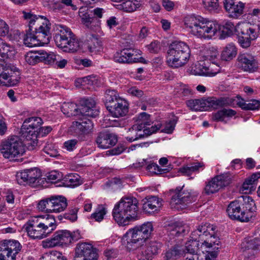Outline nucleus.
I'll return each mask as SVG.
<instances>
[{
    "mask_svg": "<svg viewBox=\"0 0 260 260\" xmlns=\"http://www.w3.org/2000/svg\"><path fill=\"white\" fill-rule=\"evenodd\" d=\"M146 170L151 175L161 174L166 172L167 169H161L156 163L150 161L146 167Z\"/></svg>",
    "mask_w": 260,
    "mask_h": 260,
    "instance_id": "nucleus-53",
    "label": "nucleus"
},
{
    "mask_svg": "<svg viewBox=\"0 0 260 260\" xmlns=\"http://www.w3.org/2000/svg\"><path fill=\"white\" fill-rule=\"evenodd\" d=\"M138 200L133 197H123L115 204L112 214L116 222L121 226L138 219Z\"/></svg>",
    "mask_w": 260,
    "mask_h": 260,
    "instance_id": "nucleus-3",
    "label": "nucleus"
},
{
    "mask_svg": "<svg viewBox=\"0 0 260 260\" xmlns=\"http://www.w3.org/2000/svg\"><path fill=\"white\" fill-rule=\"evenodd\" d=\"M21 249V244L16 240L5 241L0 243V260L6 258L15 260Z\"/></svg>",
    "mask_w": 260,
    "mask_h": 260,
    "instance_id": "nucleus-15",
    "label": "nucleus"
},
{
    "mask_svg": "<svg viewBox=\"0 0 260 260\" xmlns=\"http://www.w3.org/2000/svg\"><path fill=\"white\" fill-rule=\"evenodd\" d=\"M56 45L63 51L74 53L80 48V42L71 29L66 26H56L54 35Z\"/></svg>",
    "mask_w": 260,
    "mask_h": 260,
    "instance_id": "nucleus-5",
    "label": "nucleus"
},
{
    "mask_svg": "<svg viewBox=\"0 0 260 260\" xmlns=\"http://www.w3.org/2000/svg\"><path fill=\"white\" fill-rule=\"evenodd\" d=\"M238 60L241 68L245 71L252 72L257 68V62L252 55L244 53L238 56Z\"/></svg>",
    "mask_w": 260,
    "mask_h": 260,
    "instance_id": "nucleus-24",
    "label": "nucleus"
},
{
    "mask_svg": "<svg viewBox=\"0 0 260 260\" xmlns=\"http://www.w3.org/2000/svg\"><path fill=\"white\" fill-rule=\"evenodd\" d=\"M227 213L229 217L234 220L241 222H248V217L250 216L249 213L244 215V211L242 210V205L239 200L232 202L228 206Z\"/></svg>",
    "mask_w": 260,
    "mask_h": 260,
    "instance_id": "nucleus-19",
    "label": "nucleus"
},
{
    "mask_svg": "<svg viewBox=\"0 0 260 260\" xmlns=\"http://www.w3.org/2000/svg\"><path fill=\"white\" fill-rule=\"evenodd\" d=\"M221 188L218 179L215 177L208 182L205 187V191L206 194H210L217 192Z\"/></svg>",
    "mask_w": 260,
    "mask_h": 260,
    "instance_id": "nucleus-47",
    "label": "nucleus"
},
{
    "mask_svg": "<svg viewBox=\"0 0 260 260\" xmlns=\"http://www.w3.org/2000/svg\"><path fill=\"white\" fill-rule=\"evenodd\" d=\"M51 213H59L65 210L67 207V199L62 196L51 197Z\"/></svg>",
    "mask_w": 260,
    "mask_h": 260,
    "instance_id": "nucleus-29",
    "label": "nucleus"
},
{
    "mask_svg": "<svg viewBox=\"0 0 260 260\" xmlns=\"http://www.w3.org/2000/svg\"><path fill=\"white\" fill-rule=\"evenodd\" d=\"M24 228L28 236L33 239H42L49 236L35 217L30 218L24 224Z\"/></svg>",
    "mask_w": 260,
    "mask_h": 260,
    "instance_id": "nucleus-17",
    "label": "nucleus"
},
{
    "mask_svg": "<svg viewBox=\"0 0 260 260\" xmlns=\"http://www.w3.org/2000/svg\"><path fill=\"white\" fill-rule=\"evenodd\" d=\"M41 58V50L37 52L30 51L25 55V61L30 65L42 62Z\"/></svg>",
    "mask_w": 260,
    "mask_h": 260,
    "instance_id": "nucleus-48",
    "label": "nucleus"
},
{
    "mask_svg": "<svg viewBox=\"0 0 260 260\" xmlns=\"http://www.w3.org/2000/svg\"><path fill=\"white\" fill-rule=\"evenodd\" d=\"M141 51L133 48H124L114 55V60L119 63H132L139 62Z\"/></svg>",
    "mask_w": 260,
    "mask_h": 260,
    "instance_id": "nucleus-18",
    "label": "nucleus"
},
{
    "mask_svg": "<svg viewBox=\"0 0 260 260\" xmlns=\"http://www.w3.org/2000/svg\"><path fill=\"white\" fill-rule=\"evenodd\" d=\"M143 202V209L149 213L159 211L162 205L156 197H148L144 200Z\"/></svg>",
    "mask_w": 260,
    "mask_h": 260,
    "instance_id": "nucleus-31",
    "label": "nucleus"
},
{
    "mask_svg": "<svg viewBox=\"0 0 260 260\" xmlns=\"http://www.w3.org/2000/svg\"><path fill=\"white\" fill-rule=\"evenodd\" d=\"M186 105L192 111H207L204 99L190 100L186 102Z\"/></svg>",
    "mask_w": 260,
    "mask_h": 260,
    "instance_id": "nucleus-41",
    "label": "nucleus"
},
{
    "mask_svg": "<svg viewBox=\"0 0 260 260\" xmlns=\"http://www.w3.org/2000/svg\"><path fill=\"white\" fill-rule=\"evenodd\" d=\"M253 184H249V183H247V182H244L241 191L245 194L251 193L256 189L255 186Z\"/></svg>",
    "mask_w": 260,
    "mask_h": 260,
    "instance_id": "nucleus-63",
    "label": "nucleus"
},
{
    "mask_svg": "<svg viewBox=\"0 0 260 260\" xmlns=\"http://www.w3.org/2000/svg\"><path fill=\"white\" fill-rule=\"evenodd\" d=\"M20 79V74L16 68L4 60H0V86H15L19 82Z\"/></svg>",
    "mask_w": 260,
    "mask_h": 260,
    "instance_id": "nucleus-11",
    "label": "nucleus"
},
{
    "mask_svg": "<svg viewBox=\"0 0 260 260\" xmlns=\"http://www.w3.org/2000/svg\"><path fill=\"white\" fill-rule=\"evenodd\" d=\"M215 177L218 179L221 188L229 185L232 182L233 178V176L230 173H224Z\"/></svg>",
    "mask_w": 260,
    "mask_h": 260,
    "instance_id": "nucleus-52",
    "label": "nucleus"
},
{
    "mask_svg": "<svg viewBox=\"0 0 260 260\" xmlns=\"http://www.w3.org/2000/svg\"><path fill=\"white\" fill-rule=\"evenodd\" d=\"M106 212V208L103 205H99L94 212L91 215L90 218L100 222L104 219Z\"/></svg>",
    "mask_w": 260,
    "mask_h": 260,
    "instance_id": "nucleus-51",
    "label": "nucleus"
},
{
    "mask_svg": "<svg viewBox=\"0 0 260 260\" xmlns=\"http://www.w3.org/2000/svg\"><path fill=\"white\" fill-rule=\"evenodd\" d=\"M108 110L112 116L115 117H123L127 113L128 111V105L126 101L118 100L112 106H108Z\"/></svg>",
    "mask_w": 260,
    "mask_h": 260,
    "instance_id": "nucleus-25",
    "label": "nucleus"
},
{
    "mask_svg": "<svg viewBox=\"0 0 260 260\" xmlns=\"http://www.w3.org/2000/svg\"><path fill=\"white\" fill-rule=\"evenodd\" d=\"M121 99H122L118 96L115 90H107L105 95V104L107 109H108V106H112L115 103H117L118 100Z\"/></svg>",
    "mask_w": 260,
    "mask_h": 260,
    "instance_id": "nucleus-42",
    "label": "nucleus"
},
{
    "mask_svg": "<svg viewBox=\"0 0 260 260\" xmlns=\"http://www.w3.org/2000/svg\"><path fill=\"white\" fill-rule=\"evenodd\" d=\"M162 124L158 122L157 124L152 125L150 127H141V126L133 125L132 131L134 129V132H136V136L138 140L141 138L147 137L153 133H156L161 128Z\"/></svg>",
    "mask_w": 260,
    "mask_h": 260,
    "instance_id": "nucleus-28",
    "label": "nucleus"
},
{
    "mask_svg": "<svg viewBox=\"0 0 260 260\" xmlns=\"http://www.w3.org/2000/svg\"><path fill=\"white\" fill-rule=\"evenodd\" d=\"M171 234L173 236L184 235L189 231L190 228L188 224L183 222L177 221L170 225Z\"/></svg>",
    "mask_w": 260,
    "mask_h": 260,
    "instance_id": "nucleus-32",
    "label": "nucleus"
},
{
    "mask_svg": "<svg viewBox=\"0 0 260 260\" xmlns=\"http://www.w3.org/2000/svg\"><path fill=\"white\" fill-rule=\"evenodd\" d=\"M237 105L244 110H254L259 108L260 101L252 100L249 101L248 103H246L244 100L241 99L237 102Z\"/></svg>",
    "mask_w": 260,
    "mask_h": 260,
    "instance_id": "nucleus-44",
    "label": "nucleus"
},
{
    "mask_svg": "<svg viewBox=\"0 0 260 260\" xmlns=\"http://www.w3.org/2000/svg\"><path fill=\"white\" fill-rule=\"evenodd\" d=\"M135 122H136L133 125H139L141 127H150L152 122L150 119V115L145 112L140 113L138 117L135 118Z\"/></svg>",
    "mask_w": 260,
    "mask_h": 260,
    "instance_id": "nucleus-45",
    "label": "nucleus"
},
{
    "mask_svg": "<svg viewBox=\"0 0 260 260\" xmlns=\"http://www.w3.org/2000/svg\"><path fill=\"white\" fill-rule=\"evenodd\" d=\"M42 259H49L50 260H56V259H61V260H67V257L57 251H51L43 254L41 258Z\"/></svg>",
    "mask_w": 260,
    "mask_h": 260,
    "instance_id": "nucleus-55",
    "label": "nucleus"
},
{
    "mask_svg": "<svg viewBox=\"0 0 260 260\" xmlns=\"http://www.w3.org/2000/svg\"><path fill=\"white\" fill-rule=\"evenodd\" d=\"M237 54V49L233 44H229L223 49L221 53V58L223 60L230 61L233 59Z\"/></svg>",
    "mask_w": 260,
    "mask_h": 260,
    "instance_id": "nucleus-35",
    "label": "nucleus"
},
{
    "mask_svg": "<svg viewBox=\"0 0 260 260\" xmlns=\"http://www.w3.org/2000/svg\"><path fill=\"white\" fill-rule=\"evenodd\" d=\"M200 55L205 60H210L214 63L219 56V53L217 49L211 47L203 49Z\"/></svg>",
    "mask_w": 260,
    "mask_h": 260,
    "instance_id": "nucleus-40",
    "label": "nucleus"
},
{
    "mask_svg": "<svg viewBox=\"0 0 260 260\" xmlns=\"http://www.w3.org/2000/svg\"><path fill=\"white\" fill-rule=\"evenodd\" d=\"M204 102L206 103L205 108H207V111L210 108L217 109L218 107H222L225 104V101L223 98H210L207 100H204Z\"/></svg>",
    "mask_w": 260,
    "mask_h": 260,
    "instance_id": "nucleus-49",
    "label": "nucleus"
},
{
    "mask_svg": "<svg viewBox=\"0 0 260 260\" xmlns=\"http://www.w3.org/2000/svg\"><path fill=\"white\" fill-rule=\"evenodd\" d=\"M96 142L99 147L107 149L115 145L117 142V139L115 134L104 132L99 134Z\"/></svg>",
    "mask_w": 260,
    "mask_h": 260,
    "instance_id": "nucleus-22",
    "label": "nucleus"
},
{
    "mask_svg": "<svg viewBox=\"0 0 260 260\" xmlns=\"http://www.w3.org/2000/svg\"><path fill=\"white\" fill-rule=\"evenodd\" d=\"M197 196L196 192L185 189L183 187L181 189L177 188L175 194L172 197L171 206L176 210H182L185 208L188 204L194 202Z\"/></svg>",
    "mask_w": 260,
    "mask_h": 260,
    "instance_id": "nucleus-13",
    "label": "nucleus"
},
{
    "mask_svg": "<svg viewBox=\"0 0 260 260\" xmlns=\"http://www.w3.org/2000/svg\"><path fill=\"white\" fill-rule=\"evenodd\" d=\"M260 178V172H256L253 173L249 177L247 178L244 182H247L249 184H253L254 186L256 187L258 179Z\"/></svg>",
    "mask_w": 260,
    "mask_h": 260,
    "instance_id": "nucleus-64",
    "label": "nucleus"
},
{
    "mask_svg": "<svg viewBox=\"0 0 260 260\" xmlns=\"http://www.w3.org/2000/svg\"><path fill=\"white\" fill-rule=\"evenodd\" d=\"M69 186H76L81 184L80 176L77 174H70L66 178Z\"/></svg>",
    "mask_w": 260,
    "mask_h": 260,
    "instance_id": "nucleus-60",
    "label": "nucleus"
},
{
    "mask_svg": "<svg viewBox=\"0 0 260 260\" xmlns=\"http://www.w3.org/2000/svg\"><path fill=\"white\" fill-rule=\"evenodd\" d=\"M141 6V3L138 0H125L121 5V9L127 12H134Z\"/></svg>",
    "mask_w": 260,
    "mask_h": 260,
    "instance_id": "nucleus-46",
    "label": "nucleus"
},
{
    "mask_svg": "<svg viewBox=\"0 0 260 260\" xmlns=\"http://www.w3.org/2000/svg\"><path fill=\"white\" fill-rule=\"evenodd\" d=\"M41 176L40 171L36 168L24 170L16 175V179L20 185L33 184Z\"/></svg>",
    "mask_w": 260,
    "mask_h": 260,
    "instance_id": "nucleus-20",
    "label": "nucleus"
},
{
    "mask_svg": "<svg viewBox=\"0 0 260 260\" xmlns=\"http://www.w3.org/2000/svg\"><path fill=\"white\" fill-rule=\"evenodd\" d=\"M167 260L176 259L186 257V253L183 248L179 246H175L173 249L168 250L165 254Z\"/></svg>",
    "mask_w": 260,
    "mask_h": 260,
    "instance_id": "nucleus-34",
    "label": "nucleus"
},
{
    "mask_svg": "<svg viewBox=\"0 0 260 260\" xmlns=\"http://www.w3.org/2000/svg\"><path fill=\"white\" fill-rule=\"evenodd\" d=\"M83 116V118L78 121H74L73 122L74 125L77 127V128L82 132L86 133L90 132L93 127V124L92 121L86 117V116Z\"/></svg>",
    "mask_w": 260,
    "mask_h": 260,
    "instance_id": "nucleus-33",
    "label": "nucleus"
},
{
    "mask_svg": "<svg viewBox=\"0 0 260 260\" xmlns=\"http://www.w3.org/2000/svg\"><path fill=\"white\" fill-rule=\"evenodd\" d=\"M82 85L85 86L96 85L98 84V78L95 76L90 75L78 79Z\"/></svg>",
    "mask_w": 260,
    "mask_h": 260,
    "instance_id": "nucleus-58",
    "label": "nucleus"
},
{
    "mask_svg": "<svg viewBox=\"0 0 260 260\" xmlns=\"http://www.w3.org/2000/svg\"><path fill=\"white\" fill-rule=\"evenodd\" d=\"M184 25L192 35L204 39H212L219 30V26L216 22L200 15L186 17Z\"/></svg>",
    "mask_w": 260,
    "mask_h": 260,
    "instance_id": "nucleus-2",
    "label": "nucleus"
},
{
    "mask_svg": "<svg viewBox=\"0 0 260 260\" xmlns=\"http://www.w3.org/2000/svg\"><path fill=\"white\" fill-rule=\"evenodd\" d=\"M78 208L76 207H71L68 212L64 214V218L70 220L71 221H75L77 219V212Z\"/></svg>",
    "mask_w": 260,
    "mask_h": 260,
    "instance_id": "nucleus-59",
    "label": "nucleus"
},
{
    "mask_svg": "<svg viewBox=\"0 0 260 260\" xmlns=\"http://www.w3.org/2000/svg\"><path fill=\"white\" fill-rule=\"evenodd\" d=\"M50 25L49 21L47 19V22H42L34 33L26 34L23 39L25 45L32 47L40 44H48L50 38Z\"/></svg>",
    "mask_w": 260,
    "mask_h": 260,
    "instance_id": "nucleus-9",
    "label": "nucleus"
},
{
    "mask_svg": "<svg viewBox=\"0 0 260 260\" xmlns=\"http://www.w3.org/2000/svg\"><path fill=\"white\" fill-rule=\"evenodd\" d=\"M203 5L205 9L209 11H214L219 7L218 0H202Z\"/></svg>",
    "mask_w": 260,
    "mask_h": 260,
    "instance_id": "nucleus-57",
    "label": "nucleus"
},
{
    "mask_svg": "<svg viewBox=\"0 0 260 260\" xmlns=\"http://www.w3.org/2000/svg\"><path fill=\"white\" fill-rule=\"evenodd\" d=\"M242 201L240 200V203L242 205V210L244 211V215L246 216L247 213L250 214L248 217V221L254 216V212L255 211L256 206L254 201L249 196H242Z\"/></svg>",
    "mask_w": 260,
    "mask_h": 260,
    "instance_id": "nucleus-30",
    "label": "nucleus"
},
{
    "mask_svg": "<svg viewBox=\"0 0 260 260\" xmlns=\"http://www.w3.org/2000/svg\"><path fill=\"white\" fill-rule=\"evenodd\" d=\"M260 248V238H245L241 244L243 254L245 258H253L255 251Z\"/></svg>",
    "mask_w": 260,
    "mask_h": 260,
    "instance_id": "nucleus-21",
    "label": "nucleus"
},
{
    "mask_svg": "<svg viewBox=\"0 0 260 260\" xmlns=\"http://www.w3.org/2000/svg\"><path fill=\"white\" fill-rule=\"evenodd\" d=\"M81 236H73L72 233L67 230H59L56 231L52 237L46 241V246L55 247L57 246H67L72 243V241H77L80 239Z\"/></svg>",
    "mask_w": 260,
    "mask_h": 260,
    "instance_id": "nucleus-14",
    "label": "nucleus"
},
{
    "mask_svg": "<svg viewBox=\"0 0 260 260\" xmlns=\"http://www.w3.org/2000/svg\"><path fill=\"white\" fill-rule=\"evenodd\" d=\"M153 230V225L151 222L136 226L128 230L124 235L123 243L129 251L137 249L144 244Z\"/></svg>",
    "mask_w": 260,
    "mask_h": 260,
    "instance_id": "nucleus-4",
    "label": "nucleus"
},
{
    "mask_svg": "<svg viewBox=\"0 0 260 260\" xmlns=\"http://www.w3.org/2000/svg\"><path fill=\"white\" fill-rule=\"evenodd\" d=\"M176 120L174 118L172 120L166 122L164 125V128L161 129V132L167 134H171L174 129Z\"/></svg>",
    "mask_w": 260,
    "mask_h": 260,
    "instance_id": "nucleus-61",
    "label": "nucleus"
},
{
    "mask_svg": "<svg viewBox=\"0 0 260 260\" xmlns=\"http://www.w3.org/2000/svg\"><path fill=\"white\" fill-rule=\"evenodd\" d=\"M159 245L156 242H151L147 246L144 253V257L146 260H151L154 258V256L158 252Z\"/></svg>",
    "mask_w": 260,
    "mask_h": 260,
    "instance_id": "nucleus-39",
    "label": "nucleus"
},
{
    "mask_svg": "<svg viewBox=\"0 0 260 260\" xmlns=\"http://www.w3.org/2000/svg\"><path fill=\"white\" fill-rule=\"evenodd\" d=\"M15 53V50L14 48L3 41L0 44L1 56L4 58H11L13 57Z\"/></svg>",
    "mask_w": 260,
    "mask_h": 260,
    "instance_id": "nucleus-43",
    "label": "nucleus"
},
{
    "mask_svg": "<svg viewBox=\"0 0 260 260\" xmlns=\"http://www.w3.org/2000/svg\"><path fill=\"white\" fill-rule=\"evenodd\" d=\"M61 108L63 114L68 117L78 115L80 113L82 115L95 117L99 114L95 107V102L92 99L85 100L79 108L73 103L64 102Z\"/></svg>",
    "mask_w": 260,
    "mask_h": 260,
    "instance_id": "nucleus-7",
    "label": "nucleus"
},
{
    "mask_svg": "<svg viewBox=\"0 0 260 260\" xmlns=\"http://www.w3.org/2000/svg\"><path fill=\"white\" fill-rule=\"evenodd\" d=\"M57 55L53 52L47 53L46 51L41 50V61L45 63L52 64L55 62L56 59H58Z\"/></svg>",
    "mask_w": 260,
    "mask_h": 260,
    "instance_id": "nucleus-54",
    "label": "nucleus"
},
{
    "mask_svg": "<svg viewBox=\"0 0 260 260\" xmlns=\"http://www.w3.org/2000/svg\"><path fill=\"white\" fill-rule=\"evenodd\" d=\"M202 61L200 60L197 63L192 64L188 69V72L194 75H202L208 73L209 68L204 66Z\"/></svg>",
    "mask_w": 260,
    "mask_h": 260,
    "instance_id": "nucleus-38",
    "label": "nucleus"
},
{
    "mask_svg": "<svg viewBox=\"0 0 260 260\" xmlns=\"http://www.w3.org/2000/svg\"><path fill=\"white\" fill-rule=\"evenodd\" d=\"M44 152L50 156L54 157L56 156L57 152L54 148V145L52 143H47L44 147Z\"/></svg>",
    "mask_w": 260,
    "mask_h": 260,
    "instance_id": "nucleus-62",
    "label": "nucleus"
},
{
    "mask_svg": "<svg viewBox=\"0 0 260 260\" xmlns=\"http://www.w3.org/2000/svg\"><path fill=\"white\" fill-rule=\"evenodd\" d=\"M23 17L25 19L29 20L28 27L29 29L26 34H32L36 31L38 27L42 22H47V18L41 16H36L32 15L30 13H27L23 11Z\"/></svg>",
    "mask_w": 260,
    "mask_h": 260,
    "instance_id": "nucleus-26",
    "label": "nucleus"
},
{
    "mask_svg": "<svg viewBox=\"0 0 260 260\" xmlns=\"http://www.w3.org/2000/svg\"><path fill=\"white\" fill-rule=\"evenodd\" d=\"M75 256L82 258L83 260H98L99 258V250L90 243H78L75 248Z\"/></svg>",
    "mask_w": 260,
    "mask_h": 260,
    "instance_id": "nucleus-16",
    "label": "nucleus"
},
{
    "mask_svg": "<svg viewBox=\"0 0 260 260\" xmlns=\"http://www.w3.org/2000/svg\"><path fill=\"white\" fill-rule=\"evenodd\" d=\"M42 123V119L39 117H31L25 119L21 128V132L22 137L28 142L27 144L32 146L37 144V131Z\"/></svg>",
    "mask_w": 260,
    "mask_h": 260,
    "instance_id": "nucleus-10",
    "label": "nucleus"
},
{
    "mask_svg": "<svg viewBox=\"0 0 260 260\" xmlns=\"http://www.w3.org/2000/svg\"><path fill=\"white\" fill-rule=\"evenodd\" d=\"M224 6L230 15L234 18L242 14L245 4L239 0H224Z\"/></svg>",
    "mask_w": 260,
    "mask_h": 260,
    "instance_id": "nucleus-23",
    "label": "nucleus"
},
{
    "mask_svg": "<svg viewBox=\"0 0 260 260\" xmlns=\"http://www.w3.org/2000/svg\"><path fill=\"white\" fill-rule=\"evenodd\" d=\"M216 226L209 223L202 224L197 226L190 237V239L185 244V260H198L197 252L199 249V241L198 238L203 241L201 247L211 248L214 246L220 245V242L216 234ZM218 249V247L215 246Z\"/></svg>",
    "mask_w": 260,
    "mask_h": 260,
    "instance_id": "nucleus-1",
    "label": "nucleus"
},
{
    "mask_svg": "<svg viewBox=\"0 0 260 260\" xmlns=\"http://www.w3.org/2000/svg\"><path fill=\"white\" fill-rule=\"evenodd\" d=\"M190 56V50L189 46L183 42L175 41L169 47L167 62L172 68L182 67L187 63Z\"/></svg>",
    "mask_w": 260,
    "mask_h": 260,
    "instance_id": "nucleus-6",
    "label": "nucleus"
},
{
    "mask_svg": "<svg viewBox=\"0 0 260 260\" xmlns=\"http://www.w3.org/2000/svg\"><path fill=\"white\" fill-rule=\"evenodd\" d=\"M236 114L235 111L231 109H223L212 114V119L214 121H223L226 117H232Z\"/></svg>",
    "mask_w": 260,
    "mask_h": 260,
    "instance_id": "nucleus-37",
    "label": "nucleus"
},
{
    "mask_svg": "<svg viewBox=\"0 0 260 260\" xmlns=\"http://www.w3.org/2000/svg\"><path fill=\"white\" fill-rule=\"evenodd\" d=\"M260 27L247 22H239L237 24L236 34L238 36V42L243 48L250 47L251 41L258 36Z\"/></svg>",
    "mask_w": 260,
    "mask_h": 260,
    "instance_id": "nucleus-8",
    "label": "nucleus"
},
{
    "mask_svg": "<svg viewBox=\"0 0 260 260\" xmlns=\"http://www.w3.org/2000/svg\"><path fill=\"white\" fill-rule=\"evenodd\" d=\"M34 217L43 227L49 235L56 229V220L53 215L44 214Z\"/></svg>",
    "mask_w": 260,
    "mask_h": 260,
    "instance_id": "nucleus-27",
    "label": "nucleus"
},
{
    "mask_svg": "<svg viewBox=\"0 0 260 260\" xmlns=\"http://www.w3.org/2000/svg\"><path fill=\"white\" fill-rule=\"evenodd\" d=\"M0 149L4 157L10 159L21 156L24 152L22 142L18 137L15 136L3 141Z\"/></svg>",
    "mask_w": 260,
    "mask_h": 260,
    "instance_id": "nucleus-12",
    "label": "nucleus"
},
{
    "mask_svg": "<svg viewBox=\"0 0 260 260\" xmlns=\"http://www.w3.org/2000/svg\"><path fill=\"white\" fill-rule=\"evenodd\" d=\"M205 165L202 162H193L190 165L183 167L180 169V172L184 175L189 176L192 172H199L200 169L203 170Z\"/></svg>",
    "mask_w": 260,
    "mask_h": 260,
    "instance_id": "nucleus-36",
    "label": "nucleus"
},
{
    "mask_svg": "<svg viewBox=\"0 0 260 260\" xmlns=\"http://www.w3.org/2000/svg\"><path fill=\"white\" fill-rule=\"evenodd\" d=\"M37 207L40 211L51 213V197L41 200L38 203Z\"/></svg>",
    "mask_w": 260,
    "mask_h": 260,
    "instance_id": "nucleus-56",
    "label": "nucleus"
},
{
    "mask_svg": "<svg viewBox=\"0 0 260 260\" xmlns=\"http://www.w3.org/2000/svg\"><path fill=\"white\" fill-rule=\"evenodd\" d=\"M236 28L237 25L234 26L233 22L227 21L222 27L221 36L225 38L232 35L234 31L236 33ZM219 29H221V28H219Z\"/></svg>",
    "mask_w": 260,
    "mask_h": 260,
    "instance_id": "nucleus-50",
    "label": "nucleus"
}]
</instances>
